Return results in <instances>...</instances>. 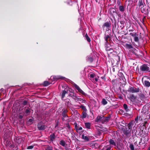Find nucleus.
<instances>
[{
    "label": "nucleus",
    "instance_id": "nucleus-19",
    "mask_svg": "<svg viewBox=\"0 0 150 150\" xmlns=\"http://www.w3.org/2000/svg\"><path fill=\"white\" fill-rule=\"evenodd\" d=\"M56 136L54 133L51 134L50 136V140L51 141L53 142L56 138Z\"/></svg>",
    "mask_w": 150,
    "mask_h": 150
},
{
    "label": "nucleus",
    "instance_id": "nucleus-61",
    "mask_svg": "<svg viewBox=\"0 0 150 150\" xmlns=\"http://www.w3.org/2000/svg\"><path fill=\"white\" fill-rule=\"evenodd\" d=\"M124 31H121V33H122V34H124V35H127V33H125V34H124Z\"/></svg>",
    "mask_w": 150,
    "mask_h": 150
},
{
    "label": "nucleus",
    "instance_id": "nucleus-38",
    "mask_svg": "<svg viewBox=\"0 0 150 150\" xmlns=\"http://www.w3.org/2000/svg\"><path fill=\"white\" fill-rule=\"evenodd\" d=\"M30 113V110L29 109L27 108L25 109V116L28 115Z\"/></svg>",
    "mask_w": 150,
    "mask_h": 150
},
{
    "label": "nucleus",
    "instance_id": "nucleus-60",
    "mask_svg": "<svg viewBox=\"0 0 150 150\" xmlns=\"http://www.w3.org/2000/svg\"><path fill=\"white\" fill-rule=\"evenodd\" d=\"M27 104V102L26 100H25L23 102V104L24 105H26Z\"/></svg>",
    "mask_w": 150,
    "mask_h": 150
},
{
    "label": "nucleus",
    "instance_id": "nucleus-14",
    "mask_svg": "<svg viewBox=\"0 0 150 150\" xmlns=\"http://www.w3.org/2000/svg\"><path fill=\"white\" fill-rule=\"evenodd\" d=\"M113 60L116 64H117L118 62H120V57L118 55H117L114 57Z\"/></svg>",
    "mask_w": 150,
    "mask_h": 150
},
{
    "label": "nucleus",
    "instance_id": "nucleus-33",
    "mask_svg": "<svg viewBox=\"0 0 150 150\" xmlns=\"http://www.w3.org/2000/svg\"><path fill=\"white\" fill-rule=\"evenodd\" d=\"M65 144L66 143L64 140H62L60 142L59 144L63 146H65Z\"/></svg>",
    "mask_w": 150,
    "mask_h": 150
},
{
    "label": "nucleus",
    "instance_id": "nucleus-27",
    "mask_svg": "<svg viewBox=\"0 0 150 150\" xmlns=\"http://www.w3.org/2000/svg\"><path fill=\"white\" fill-rule=\"evenodd\" d=\"M125 7L123 6H120L119 7V10L120 11L122 12H124L125 10Z\"/></svg>",
    "mask_w": 150,
    "mask_h": 150
},
{
    "label": "nucleus",
    "instance_id": "nucleus-56",
    "mask_svg": "<svg viewBox=\"0 0 150 150\" xmlns=\"http://www.w3.org/2000/svg\"><path fill=\"white\" fill-rule=\"evenodd\" d=\"M77 96H76V94H75L74 96H73L72 98L74 100H76V98Z\"/></svg>",
    "mask_w": 150,
    "mask_h": 150
},
{
    "label": "nucleus",
    "instance_id": "nucleus-11",
    "mask_svg": "<svg viewBox=\"0 0 150 150\" xmlns=\"http://www.w3.org/2000/svg\"><path fill=\"white\" fill-rule=\"evenodd\" d=\"M62 115L64 117H68V116L67 114L68 111L67 109L63 108L62 109Z\"/></svg>",
    "mask_w": 150,
    "mask_h": 150
},
{
    "label": "nucleus",
    "instance_id": "nucleus-25",
    "mask_svg": "<svg viewBox=\"0 0 150 150\" xmlns=\"http://www.w3.org/2000/svg\"><path fill=\"white\" fill-rule=\"evenodd\" d=\"M140 11L141 12L143 13L144 14L145 13H146V8L144 6H143L140 8Z\"/></svg>",
    "mask_w": 150,
    "mask_h": 150
},
{
    "label": "nucleus",
    "instance_id": "nucleus-2",
    "mask_svg": "<svg viewBox=\"0 0 150 150\" xmlns=\"http://www.w3.org/2000/svg\"><path fill=\"white\" fill-rule=\"evenodd\" d=\"M145 77L147 79L145 80L144 82H143L144 86L146 88H149L150 87V77L147 76H145ZM143 78L142 80L143 81ZM143 82V81H142Z\"/></svg>",
    "mask_w": 150,
    "mask_h": 150
},
{
    "label": "nucleus",
    "instance_id": "nucleus-17",
    "mask_svg": "<svg viewBox=\"0 0 150 150\" xmlns=\"http://www.w3.org/2000/svg\"><path fill=\"white\" fill-rule=\"evenodd\" d=\"M86 111H83L82 113V115H80V118L82 119L85 118L87 116Z\"/></svg>",
    "mask_w": 150,
    "mask_h": 150
},
{
    "label": "nucleus",
    "instance_id": "nucleus-12",
    "mask_svg": "<svg viewBox=\"0 0 150 150\" xmlns=\"http://www.w3.org/2000/svg\"><path fill=\"white\" fill-rule=\"evenodd\" d=\"M105 50L106 51L108 52L109 53H111L113 52V50L112 48H111L110 47L108 46V44L107 45H105Z\"/></svg>",
    "mask_w": 150,
    "mask_h": 150
},
{
    "label": "nucleus",
    "instance_id": "nucleus-24",
    "mask_svg": "<svg viewBox=\"0 0 150 150\" xmlns=\"http://www.w3.org/2000/svg\"><path fill=\"white\" fill-rule=\"evenodd\" d=\"M87 61L91 63H92L93 60V57H91L90 56H87Z\"/></svg>",
    "mask_w": 150,
    "mask_h": 150
},
{
    "label": "nucleus",
    "instance_id": "nucleus-46",
    "mask_svg": "<svg viewBox=\"0 0 150 150\" xmlns=\"http://www.w3.org/2000/svg\"><path fill=\"white\" fill-rule=\"evenodd\" d=\"M131 131L128 129V130H127L125 131L124 134L125 135H128L130 132Z\"/></svg>",
    "mask_w": 150,
    "mask_h": 150
},
{
    "label": "nucleus",
    "instance_id": "nucleus-64",
    "mask_svg": "<svg viewBox=\"0 0 150 150\" xmlns=\"http://www.w3.org/2000/svg\"><path fill=\"white\" fill-rule=\"evenodd\" d=\"M66 150H72V149L69 148H66Z\"/></svg>",
    "mask_w": 150,
    "mask_h": 150
},
{
    "label": "nucleus",
    "instance_id": "nucleus-59",
    "mask_svg": "<svg viewBox=\"0 0 150 150\" xmlns=\"http://www.w3.org/2000/svg\"><path fill=\"white\" fill-rule=\"evenodd\" d=\"M18 141H17V142L18 144H19V143H20L21 142L20 141H21V138H18Z\"/></svg>",
    "mask_w": 150,
    "mask_h": 150
},
{
    "label": "nucleus",
    "instance_id": "nucleus-39",
    "mask_svg": "<svg viewBox=\"0 0 150 150\" xmlns=\"http://www.w3.org/2000/svg\"><path fill=\"white\" fill-rule=\"evenodd\" d=\"M90 77L92 79H93L96 76L94 73H90L89 74Z\"/></svg>",
    "mask_w": 150,
    "mask_h": 150
},
{
    "label": "nucleus",
    "instance_id": "nucleus-53",
    "mask_svg": "<svg viewBox=\"0 0 150 150\" xmlns=\"http://www.w3.org/2000/svg\"><path fill=\"white\" fill-rule=\"evenodd\" d=\"M69 91L70 93H71V92H74V90L72 89H70V90H69Z\"/></svg>",
    "mask_w": 150,
    "mask_h": 150
},
{
    "label": "nucleus",
    "instance_id": "nucleus-57",
    "mask_svg": "<svg viewBox=\"0 0 150 150\" xmlns=\"http://www.w3.org/2000/svg\"><path fill=\"white\" fill-rule=\"evenodd\" d=\"M76 100L77 101H81V98H78L77 97L76 98Z\"/></svg>",
    "mask_w": 150,
    "mask_h": 150
},
{
    "label": "nucleus",
    "instance_id": "nucleus-45",
    "mask_svg": "<svg viewBox=\"0 0 150 150\" xmlns=\"http://www.w3.org/2000/svg\"><path fill=\"white\" fill-rule=\"evenodd\" d=\"M134 93H137L139 92V88L134 87Z\"/></svg>",
    "mask_w": 150,
    "mask_h": 150
},
{
    "label": "nucleus",
    "instance_id": "nucleus-51",
    "mask_svg": "<svg viewBox=\"0 0 150 150\" xmlns=\"http://www.w3.org/2000/svg\"><path fill=\"white\" fill-rule=\"evenodd\" d=\"M130 98L133 100H134L136 98L133 95H132L130 96Z\"/></svg>",
    "mask_w": 150,
    "mask_h": 150
},
{
    "label": "nucleus",
    "instance_id": "nucleus-15",
    "mask_svg": "<svg viewBox=\"0 0 150 150\" xmlns=\"http://www.w3.org/2000/svg\"><path fill=\"white\" fill-rule=\"evenodd\" d=\"M148 138L147 137H145L143 139H141V140L142 142V144H144L146 143L148 141Z\"/></svg>",
    "mask_w": 150,
    "mask_h": 150
},
{
    "label": "nucleus",
    "instance_id": "nucleus-1",
    "mask_svg": "<svg viewBox=\"0 0 150 150\" xmlns=\"http://www.w3.org/2000/svg\"><path fill=\"white\" fill-rule=\"evenodd\" d=\"M140 71L142 72H150V68L149 65L146 64H144L141 66L140 67Z\"/></svg>",
    "mask_w": 150,
    "mask_h": 150
},
{
    "label": "nucleus",
    "instance_id": "nucleus-4",
    "mask_svg": "<svg viewBox=\"0 0 150 150\" xmlns=\"http://www.w3.org/2000/svg\"><path fill=\"white\" fill-rule=\"evenodd\" d=\"M132 52L137 57L141 56L142 54V51H140L138 49H137V50L135 48L133 49L132 50Z\"/></svg>",
    "mask_w": 150,
    "mask_h": 150
},
{
    "label": "nucleus",
    "instance_id": "nucleus-23",
    "mask_svg": "<svg viewBox=\"0 0 150 150\" xmlns=\"http://www.w3.org/2000/svg\"><path fill=\"white\" fill-rule=\"evenodd\" d=\"M82 138L86 142H88L89 141V139L88 137L87 136H85L84 134L82 135Z\"/></svg>",
    "mask_w": 150,
    "mask_h": 150
},
{
    "label": "nucleus",
    "instance_id": "nucleus-16",
    "mask_svg": "<svg viewBox=\"0 0 150 150\" xmlns=\"http://www.w3.org/2000/svg\"><path fill=\"white\" fill-rule=\"evenodd\" d=\"M144 5H145V4L142 0H139L138 6L139 7L144 6Z\"/></svg>",
    "mask_w": 150,
    "mask_h": 150
},
{
    "label": "nucleus",
    "instance_id": "nucleus-62",
    "mask_svg": "<svg viewBox=\"0 0 150 150\" xmlns=\"http://www.w3.org/2000/svg\"><path fill=\"white\" fill-rule=\"evenodd\" d=\"M147 119H150V113L149 115L147 116Z\"/></svg>",
    "mask_w": 150,
    "mask_h": 150
},
{
    "label": "nucleus",
    "instance_id": "nucleus-31",
    "mask_svg": "<svg viewBox=\"0 0 150 150\" xmlns=\"http://www.w3.org/2000/svg\"><path fill=\"white\" fill-rule=\"evenodd\" d=\"M127 91L129 92L132 93H134V87H130L129 88Z\"/></svg>",
    "mask_w": 150,
    "mask_h": 150
},
{
    "label": "nucleus",
    "instance_id": "nucleus-29",
    "mask_svg": "<svg viewBox=\"0 0 150 150\" xmlns=\"http://www.w3.org/2000/svg\"><path fill=\"white\" fill-rule=\"evenodd\" d=\"M124 115L125 116L128 117V118H130L132 116V113H125L124 114Z\"/></svg>",
    "mask_w": 150,
    "mask_h": 150
},
{
    "label": "nucleus",
    "instance_id": "nucleus-26",
    "mask_svg": "<svg viewBox=\"0 0 150 150\" xmlns=\"http://www.w3.org/2000/svg\"><path fill=\"white\" fill-rule=\"evenodd\" d=\"M125 46L126 48L129 49H131L133 48V46L131 44H126Z\"/></svg>",
    "mask_w": 150,
    "mask_h": 150
},
{
    "label": "nucleus",
    "instance_id": "nucleus-50",
    "mask_svg": "<svg viewBox=\"0 0 150 150\" xmlns=\"http://www.w3.org/2000/svg\"><path fill=\"white\" fill-rule=\"evenodd\" d=\"M75 94L74 93V92H71V93H69V96L72 97Z\"/></svg>",
    "mask_w": 150,
    "mask_h": 150
},
{
    "label": "nucleus",
    "instance_id": "nucleus-58",
    "mask_svg": "<svg viewBox=\"0 0 150 150\" xmlns=\"http://www.w3.org/2000/svg\"><path fill=\"white\" fill-rule=\"evenodd\" d=\"M101 78L102 79H103V80H105L106 79V78H105V76L104 75L103 76H102L101 77Z\"/></svg>",
    "mask_w": 150,
    "mask_h": 150
},
{
    "label": "nucleus",
    "instance_id": "nucleus-6",
    "mask_svg": "<svg viewBox=\"0 0 150 150\" xmlns=\"http://www.w3.org/2000/svg\"><path fill=\"white\" fill-rule=\"evenodd\" d=\"M111 118V116L110 115H109L108 116L106 117H104L103 116V119H102V124H104L106 123H107L109 122Z\"/></svg>",
    "mask_w": 150,
    "mask_h": 150
},
{
    "label": "nucleus",
    "instance_id": "nucleus-34",
    "mask_svg": "<svg viewBox=\"0 0 150 150\" xmlns=\"http://www.w3.org/2000/svg\"><path fill=\"white\" fill-rule=\"evenodd\" d=\"M94 78V79H92L93 80L92 81L94 83H95L98 81L99 77L98 76H96Z\"/></svg>",
    "mask_w": 150,
    "mask_h": 150
},
{
    "label": "nucleus",
    "instance_id": "nucleus-7",
    "mask_svg": "<svg viewBox=\"0 0 150 150\" xmlns=\"http://www.w3.org/2000/svg\"><path fill=\"white\" fill-rule=\"evenodd\" d=\"M111 27V24L110 21L105 22L102 25V28H104L106 27L108 30H110Z\"/></svg>",
    "mask_w": 150,
    "mask_h": 150
},
{
    "label": "nucleus",
    "instance_id": "nucleus-8",
    "mask_svg": "<svg viewBox=\"0 0 150 150\" xmlns=\"http://www.w3.org/2000/svg\"><path fill=\"white\" fill-rule=\"evenodd\" d=\"M110 35H105V36L104 37V39L105 41V45H107L108 44H109L110 45L109 43L108 42V41H110Z\"/></svg>",
    "mask_w": 150,
    "mask_h": 150
},
{
    "label": "nucleus",
    "instance_id": "nucleus-37",
    "mask_svg": "<svg viewBox=\"0 0 150 150\" xmlns=\"http://www.w3.org/2000/svg\"><path fill=\"white\" fill-rule=\"evenodd\" d=\"M85 37L88 42H90L91 41V39L87 33L85 35Z\"/></svg>",
    "mask_w": 150,
    "mask_h": 150
},
{
    "label": "nucleus",
    "instance_id": "nucleus-13",
    "mask_svg": "<svg viewBox=\"0 0 150 150\" xmlns=\"http://www.w3.org/2000/svg\"><path fill=\"white\" fill-rule=\"evenodd\" d=\"M134 122L133 121H131L127 124V126L128 127V129L131 131L132 127L133 126Z\"/></svg>",
    "mask_w": 150,
    "mask_h": 150
},
{
    "label": "nucleus",
    "instance_id": "nucleus-48",
    "mask_svg": "<svg viewBox=\"0 0 150 150\" xmlns=\"http://www.w3.org/2000/svg\"><path fill=\"white\" fill-rule=\"evenodd\" d=\"M74 125H75V128L76 129V132H78V131H77V129L78 128L77 124L76 123H74Z\"/></svg>",
    "mask_w": 150,
    "mask_h": 150
},
{
    "label": "nucleus",
    "instance_id": "nucleus-40",
    "mask_svg": "<svg viewBox=\"0 0 150 150\" xmlns=\"http://www.w3.org/2000/svg\"><path fill=\"white\" fill-rule=\"evenodd\" d=\"M112 32L114 33L115 30L116 28V23L115 22L114 25H112Z\"/></svg>",
    "mask_w": 150,
    "mask_h": 150
},
{
    "label": "nucleus",
    "instance_id": "nucleus-3",
    "mask_svg": "<svg viewBox=\"0 0 150 150\" xmlns=\"http://www.w3.org/2000/svg\"><path fill=\"white\" fill-rule=\"evenodd\" d=\"M109 13L112 16L113 18H115V16H116L118 14L116 9L113 8H110Z\"/></svg>",
    "mask_w": 150,
    "mask_h": 150
},
{
    "label": "nucleus",
    "instance_id": "nucleus-22",
    "mask_svg": "<svg viewBox=\"0 0 150 150\" xmlns=\"http://www.w3.org/2000/svg\"><path fill=\"white\" fill-rule=\"evenodd\" d=\"M47 126L45 125H42L40 126H38V129L40 130H42L45 129Z\"/></svg>",
    "mask_w": 150,
    "mask_h": 150
},
{
    "label": "nucleus",
    "instance_id": "nucleus-20",
    "mask_svg": "<svg viewBox=\"0 0 150 150\" xmlns=\"http://www.w3.org/2000/svg\"><path fill=\"white\" fill-rule=\"evenodd\" d=\"M68 93V91L67 90V91L66 90H63L62 91V93H61V96H62V99H63L65 97V94L67 93Z\"/></svg>",
    "mask_w": 150,
    "mask_h": 150
},
{
    "label": "nucleus",
    "instance_id": "nucleus-43",
    "mask_svg": "<svg viewBox=\"0 0 150 150\" xmlns=\"http://www.w3.org/2000/svg\"><path fill=\"white\" fill-rule=\"evenodd\" d=\"M62 79V78L59 77V76H55L54 77V81H57L58 80H59L60 79Z\"/></svg>",
    "mask_w": 150,
    "mask_h": 150
},
{
    "label": "nucleus",
    "instance_id": "nucleus-42",
    "mask_svg": "<svg viewBox=\"0 0 150 150\" xmlns=\"http://www.w3.org/2000/svg\"><path fill=\"white\" fill-rule=\"evenodd\" d=\"M80 108L84 110L83 111H87V109L83 105H81L80 106Z\"/></svg>",
    "mask_w": 150,
    "mask_h": 150
},
{
    "label": "nucleus",
    "instance_id": "nucleus-32",
    "mask_svg": "<svg viewBox=\"0 0 150 150\" xmlns=\"http://www.w3.org/2000/svg\"><path fill=\"white\" fill-rule=\"evenodd\" d=\"M50 84V83L47 81H45L43 83V85L44 86H48Z\"/></svg>",
    "mask_w": 150,
    "mask_h": 150
},
{
    "label": "nucleus",
    "instance_id": "nucleus-54",
    "mask_svg": "<svg viewBox=\"0 0 150 150\" xmlns=\"http://www.w3.org/2000/svg\"><path fill=\"white\" fill-rule=\"evenodd\" d=\"M82 129V128L81 127H78V128L77 129V131H78V130H81Z\"/></svg>",
    "mask_w": 150,
    "mask_h": 150
},
{
    "label": "nucleus",
    "instance_id": "nucleus-52",
    "mask_svg": "<svg viewBox=\"0 0 150 150\" xmlns=\"http://www.w3.org/2000/svg\"><path fill=\"white\" fill-rule=\"evenodd\" d=\"M33 146H29L28 147L27 149H31L33 148Z\"/></svg>",
    "mask_w": 150,
    "mask_h": 150
},
{
    "label": "nucleus",
    "instance_id": "nucleus-47",
    "mask_svg": "<svg viewBox=\"0 0 150 150\" xmlns=\"http://www.w3.org/2000/svg\"><path fill=\"white\" fill-rule=\"evenodd\" d=\"M137 33H130L129 35H131L132 37H134L136 35Z\"/></svg>",
    "mask_w": 150,
    "mask_h": 150
},
{
    "label": "nucleus",
    "instance_id": "nucleus-10",
    "mask_svg": "<svg viewBox=\"0 0 150 150\" xmlns=\"http://www.w3.org/2000/svg\"><path fill=\"white\" fill-rule=\"evenodd\" d=\"M103 115H98V116L96 119H95V122L98 123H101L102 122V119Z\"/></svg>",
    "mask_w": 150,
    "mask_h": 150
},
{
    "label": "nucleus",
    "instance_id": "nucleus-36",
    "mask_svg": "<svg viewBox=\"0 0 150 150\" xmlns=\"http://www.w3.org/2000/svg\"><path fill=\"white\" fill-rule=\"evenodd\" d=\"M134 40L136 42H138L139 41L138 35L136 34V35L134 37Z\"/></svg>",
    "mask_w": 150,
    "mask_h": 150
},
{
    "label": "nucleus",
    "instance_id": "nucleus-28",
    "mask_svg": "<svg viewBox=\"0 0 150 150\" xmlns=\"http://www.w3.org/2000/svg\"><path fill=\"white\" fill-rule=\"evenodd\" d=\"M45 150H53V148L51 146L46 145L45 146Z\"/></svg>",
    "mask_w": 150,
    "mask_h": 150
},
{
    "label": "nucleus",
    "instance_id": "nucleus-9",
    "mask_svg": "<svg viewBox=\"0 0 150 150\" xmlns=\"http://www.w3.org/2000/svg\"><path fill=\"white\" fill-rule=\"evenodd\" d=\"M140 98L142 100L146 102H148V96L143 94H141L140 96Z\"/></svg>",
    "mask_w": 150,
    "mask_h": 150
},
{
    "label": "nucleus",
    "instance_id": "nucleus-55",
    "mask_svg": "<svg viewBox=\"0 0 150 150\" xmlns=\"http://www.w3.org/2000/svg\"><path fill=\"white\" fill-rule=\"evenodd\" d=\"M66 127L68 128L69 129L70 128V126L69 125V123H68L66 124Z\"/></svg>",
    "mask_w": 150,
    "mask_h": 150
},
{
    "label": "nucleus",
    "instance_id": "nucleus-44",
    "mask_svg": "<svg viewBox=\"0 0 150 150\" xmlns=\"http://www.w3.org/2000/svg\"><path fill=\"white\" fill-rule=\"evenodd\" d=\"M129 147L131 150H134V145L132 144H130L129 145Z\"/></svg>",
    "mask_w": 150,
    "mask_h": 150
},
{
    "label": "nucleus",
    "instance_id": "nucleus-30",
    "mask_svg": "<svg viewBox=\"0 0 150 150\" xmlns=\"http://www.w3.org/2000/svg\"><path fill=\"white\" fill-rule=\"evenodd\" d=\"M109 143L110 144L116 146V144L114 141L112 139H110L109 141Z\"/></svg>",
    "mask_w": 150,
    "mask_h": 150
},
{
    "label": "nucleus",
    "instance_id": "nucleus-49",
    "mask_svg": "<svg viewBox=\"0 0 150 150\" xmlns=\"http://www.w3.org/2000/svg\"><path fill=\"white\" fill-rule=\"evenodd\" d=\"M128 2L129 3L128 4V6H129L131 5L133 3V0H128Z\"/></svg>",
    "mask_w": 150,
    "mask_h": 150
},
{
    "label": "nucleus",
    "instance_id": "nucleus-5",
    "mask_svg": "<svg viewBox=\"0 0 150 150\" xmlns=\"http://www.w3.org/2000/svg\"><path fill=\"white\" fill-rule=\"evenodd\" d=\"M74 86L75 88L78 90V92H79L82 95L85 96H87V94L83 91L77 84H74Z\"/></svg>",
    "mask_w": 150,
    "mask_h": 150
},
{
    "label": "nucleus",
    "instance_id": "nucleus-41",
    "mask_svg": "<svg viewBox=\"0 0 150 150\" xmlns=\"http://www.w3.org/2000/svg\"><path fill=\"white\" fill-rule=\"evenodd\" d=\"M45 105V103L44 102H40L39 104V108H42V109L43 108L42 106L44 105Z\"/></svg>",
    "mask_w": 150,
    "mask_h": 150
},
{
    "label": "nucleus",
    "instance_id": "nucleus-63",
    "mask_svg": "<svg viewBox=\"0 0 150 150\" xmlns=\"http://www.w3.org/2000/svg\"><path fill=\"white\" fill-rule=\"evenodd\" d=\"M111 149V147L110 146L106 150H110Z\"/></svg>",
    "mask_w": 150,
    "mask_h": 150
},
{
    "label": "nucleus",
    "instance_id": "nucleus-18",
    "mask_svg": "<svg viewBox=\"0 0 150 150\" xmlns=\"http://www.w3.org/2000/svg\"><path fill=\"white\" fill-rule=\"evenodd\" d=\"M85 125L86 127V128L88 129H91V123L90 122H85Z\"/></svg>",
    "mask_w": 150,
    "mask_h": 150
},
{
    "label": "nucleus",
    "instance_id": "nucleus-21",
    "mask_svg": "<svg viewBox=\"0 0 150 150\" xmlns=\"http://www.w3.org/2000/svg\"><path fill=\"white\" fill-rule=\"evenodd\" d=\"M123 107L126 112H129V109L127 105L126 104H123Z\"/></svg>",
    "mask_w": 150,
    "mask_h": 150
},
{
    "label": "nucleus",
    "instance_id": "nucleus-35",
    "mask_svg": "<svg viewBox=\"0 0 150 150\" xmlns=\"http://www.w3.org/2000/svg\"><path fill=\"white\" fill-rule=\"evenodd\" d=\"M101 103L103 105H105L108 103L107 101L105 98H103L102 99Z\"/></svg>",
    "mask_w": 150,
    "mask_h": 150
}]
</instances>
